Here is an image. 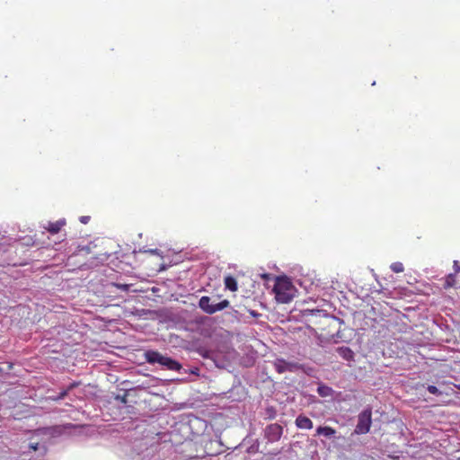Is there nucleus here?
<instances>
[{
  "label": "nucleus",
  "mask_w": 460,
  "mask_h": 460,
  "mask_svg": "<svg viewBox=\"0 0 460 460\" xmlns=\"http://www.w3.org/2000/svg\"><path fill=\"white\" fill-rule=\"evenodd\" d=\"M11 240L5 234L0 232V245H10Z\"/></svg>",
  "instance_id": "dca6fc26"
},
{
  "label": "nucleus",
  "mask_w": 460,
  "mask_h": 460,
  "mask_svg": "<svg viewBox=\"0 0 460 460\" xmlns=\"http://www.w3.org/2000/svg\"><path fill=\"white\" fill-rule=\"evenodd\" d=\"M454 269H455V273L454 274H456V273L460 272V264L458 263L457 261H454Z\"/></svg>",
  "instance_id": "aec40b11"
},
{
  "label": "nucleus",
  "mask_w": 460,
  "mask_h": 460,
  "mask_svg": "<svg viewBox=\"0 0 460 460\" xmlns=\"http://www.w3.org/2000/svg\"><path fill=\"white\" fill-rule=\"evenodd\" d=\"M224 284L226 289L232 292H235L238 289V285L235 278L231 275L226 276L224 279Z\"/></svg>",
  "instance_id": "9d476101"
},
{
  "label": "nucleus",
  "mask_w": 460,
  "mask_h": 460,
  "mask_svg": "<svg viewBox=\"0 0 460 460\" xmlns=\"http://www.w3.org/2000/svg\"><path fill=\"white\" fill-rule=\"evenodd\" d=\"M121 402H127L126 395H124L123 397H121Z\"/></svg>",
  "instance_id": "393cba45"
},
{
  "label": "nucleus",
  "mask_w": 460,
  "mask_h": 460,
  "mask_svg": "<svg viewBox=\"0 0 460 460\" xmlns=\"http://www.w3.org/2000/svg\"><path fill=\"white\" fill-rule=\"evenodd\" d=\"M337 352L342 358L348 361L353 359L354 353L349 347L338 348Z\"/></svg>",
  "instance_id": "f8f14e48"
},
{
  "label": "nucleus",
  "mask_w": 460,
  "mask_h": 460,
  "mask_svg": "<svg viewBox=\"0 0 460 460\" xmlns=\"http://www.w3.org/2000/svg\"><path fill=\"white\" fill-rule=\"evenodd\" d=\"M296 425L299 429H311L313 421L308 417L301 414L296 419Z\"/></svg>",
  "instance_id": "1a4fd4ad"
},
{
  "label": "nucleus",
  "mask_w": 460,
  "mask_h": 460,
  "mask_svg": "<svg viewBox=\"0 0 460 460\" xmlns=\"http://www.w3.org/2000/svg\"><path fill=\"white\" fill-rule=\"evenodd\" d=\"M283 429L279 424H270L266 429V434L270 440H279L282 435Z\"/></svg>",
  "instance_id": "20e7f679"
},
{
  "label": "nucleus",
  "mask_w": 460,
  "mask_h": 460,
  "mask_svg": "<svg viewBox=\"0 0 460 460\" xmlns=\"http://www.w3.org/2000/svg\"><path fill=\"white\" fill-rule=\"evenodd\" d=\"M164 356L155 350H147L145 353V358L149 364H159L162 365V361Z\"/></svg>",
  "instance_id": "0eeeda50"
},
{
  "label": "nucleus",
  "mask_w": 460,
  "mask_h": 460,
  "mask_svg": "<svg viewBox=\"0 0 460 460\" xmlns=\"http://www.w3.org/2000/svg\"><path fill=\"white\" fill-rule=\"evenodd\" d=\"M391 270L395 273L402 272L404 270V267L402 262L396 261L391 264L390 266Z\"/></svg>",
  "instance_id": "4468645a"
},
{
  "label": "nucleus",
  "mask_w": 460,
  "mask_h": 460,
  "mask_svg": "<svg viewBox=\"0 0 460 460\" xmlns=\"http://www.w3.org/2000/svg\"><path fill=\"white\" fill-rule=\"evenodd\" d=\"M456 388H457L458 390H460V384H456L454 385Z\"/></svg>",
  "instance_id": "a878e982"
},
{
  "label": "nucleus",
  "mask_w": 460,
  "mask_h": 460,
  "mask_svg": "<svg viewBox=\"0 0 460 460\" xmlns=\"http://www.w3.org/2000/svg\"><path fill=\"white\" fill-rule=\"evenodd\" d=\"M31 449H33V450H37V448H38V444L31 445Z\"/></svg>",
  "instance_id": "b1692460"
},
{
  "label": "nucleus",
  "mask_w": 460,
  "mask_h": 460,
  "mask_svg": "<svg viewBox=\"0 0 460 460\" xmlns=\"http://www.w3.org/2000/svg\"><path fill=\"white\" fill-rule=\"evenodd\" d=\"M456 285V274L450 273L447 276L443 288L448 289Z\"/></svg>",
  "instance_id": "ddd939ff"
},
{
  "label": "nucleus",
  "mask_w": 460,
  "mask_h": 460,
  "mask_svg": "<svg viewBox=\"0 0 460 460\" xmlns=\"http://www.w3.org/2000/svg\"><path fill=\"white\" fill-rule=\"evenodd\" d=\"M116 287L121 290L128 291L130 286L128 284H116Z\"/></svg>",
  "instance_id": "6ab92c4d"
},
{
  "label": "nucleus",
  "mask_w": 460,
  "mask_h": 460,
  "mask_svg": "<svg viewBox=\"0 0 460 460\" xmlns=\"http://www.w3.org/2000/svg\"><path fill=\"white\" fill-rule=\"evenodd\" d=\"M161 366L164 367L168 370L173 371H179L181 368V365L178 361L165 356L163 358Z\"/></svg>",
  "instance_id": "6e6552de"
},
{
  "label": "nucleus",
  "mask_w": 460,
  "mask_h": 460,
  "mask_svg": "<svg viewBox=\"0 0 460 460\" xmlns=\"http://www.w3.org/2000/svg\"><path fill=\"white\" fill-rule=\"evenodd\" d=\"M371 423L372 411L367 408L359 413L354 432L358 435L367 434L370 429Z\"/></svg>",
  "instance_id": "7ed1b4c3"
},
{
  "label": "nucleus",
  "mask_w": 460,
  "mask_h": 460,
  "mask_svg": "<svg viewBox=\"0 0 460 460\" xmlns=\"http://www.w3.org/2000/svg\"><path fill=\"white\" fill-rule=\"evenodd\" d=\"M276 371L279 374L285 373L287 371H293L295 365L293 363L287 362L282 358H278L273 363Z\"/></svg>",
  "instance_id": "39448f33"
},
{
  "label": "nucleus",
  "mask_w": 460,
  "mask_h": 460,
  "mask_svg": "<svg viewBox=\"0 0 460 460\" xmlns=\"http://www.w3.org/2000/svg\"><path fill=\"white\" fill-rule=\"evenodd\" d=\"M317 391L321 396H328L331 394L332 389L328 386L321 385L318 387Z\"/></svg>",
  "instance_id": "2eb2a0df"
},
{
  "label": "nucleus",
  "mask_w": 460,
  "mask_h": 460,
  "mask_svg": "<svg viewBox=\"0 0 460 460\" xmlns=\"http://www.w3.org/2000/svg\"><path fill=\"white\" fill-rule=\"evenodd\" d=\"M78 385L77 383L74 382L72 384L69 385V386L66 388V390L71 391L72 389H74L75 387H76Z\"/></svg>",
  "instance_id": "5701e85b"
},
{
  "label": "nucleus",
  "mask_w": 460,
  "mask_h": 460,
  "mask_svg": "<svg viewBox=\"0 0 460 460\" xmlns=\"http://www.w3.org/2000/svg\"><path fill=\"white\" fill-rule=\"evenodd\" d=\"M273 291L280 303L286 304L293 299V285L286 277L277 278Z\"/></svg>",
  "instance_id": "f257e3e1"
},
{
  "label": "nucleus",
  "mask_w": 460,
  "mask_h": 460,
  "mask_svg": "<svg viewBox=\"0 0 460 460\" xmlns=\"http://www.w3.org/2000/svg\"><path fill=\"white\" fill-rule=\"evenodd\" d=\"M248 312H249V314H250L252 316H253V317H255V318H257V317L261 316V314H259L258 312H256V311H254V310H249Z\"/></svg>",
  "instance_id": "4be33fe9"
},
{
  "label": "nucleus",
  "mask_w": 460,
  "mask_h": 460,
  "mask_svg": "<svg viewBox=\"0 0 460 460\" xmlns=\"http://www.w3.org/2000/svg\"><path fill=\"white\" fill-rule=\"evenodd\" d=\"M151 252L152 253H156V250H152Z\"/></svg>",
  "instance_id": "bb28decb"
},
{
  "label": "nucleus",
  "mask_w": 460,
  "mask_h": 460,
  "mask_svg": "<svg viewBox=\"0 0 460 460\" xmlns=\"http://www.w3.org/2000/svg\"><path fill=\"white\" fill-rule=\"evenodd\" d=\"M66 224L65 219H59L55 222H49L44 228L51 234H56L59 233L63 226Z\"/></svg>",
  "instance_id": "423d86ee"
},
{
  "label": "nucleus",
  "mask_w": 460,
  "mask_h": 460,
  "mask_svg": "<svg viewBox=\"0 0 460 460\" xmlns=\"http://www.w3.org/2000/svg\"><path fill=\"white\" fill-rule=\"evenodd\" d=\"M230 302L227 299H224L219 303L211 304L210 297L203 296L199 301V307L208 314H214L217 312L222 311L229 307Z\"/></svg>",
  "instance_id": "f03ea898"
},
{
  "label": "nucleus",
  "mask_w": 460,
  "mask_h": 460,
  "mask_svg": "<svg viewBox=\"0 0 460 460\" xmlns=\"http://www.w3.org/2000/svg\"><path fill=\"white\" fill-rule=\"evenodd\" d=\"M427 390L432 394H435V395H440L442 393L437 388V386L435 385H428L427 387Z\"/></svg>",
  "instance_id": "f3484780"
},
{
  "label": "nucleus",
  "mask_w": 460,
  "mask_h": 460,
  "mask_svg": "<svg viewBox=\"0 0 460 460\" xmlns=\"http://www.w3.org/2000/svg\"><path fill=\"white\" fill-rule=\"evenodd\" d=\"M68 394V390H64L55 398V400H62Z\"/></svg>",
  "instance_id": "a211bd4d"
},
{
  "label": "nucleus",
  "mask_w": 460,
  "mask_h": 460,
  "mask_svg": "<svg viewBox=\"0 0 460 460\" xmlns=\"http://www.w3.org/2000/svg\"><path fill=\"white\" fill-rule=\"evenodd\" d=\"M90 220V217L89 216H82L80 217V222L83 223V224H87Z\"/></svg>",
  "instance_id": "412c9836"
},
{
  "label": "nucleus",
  "mask_w": 460,
  "mask_h": 460,
  "mask_svg": "<svg viewBox=\"0 0 460 460\" xmlns=\"http://www.w3.org/2000/svg\"><path fill=\"white\" fill-rule=\"evenodd\" d=\"M336 434V430L329 426L325 427H318L316 429V435L318 436H324L326 438H332Z\"/></svg>",
  "instance_id": "9b49d317"
}]
</instances>
